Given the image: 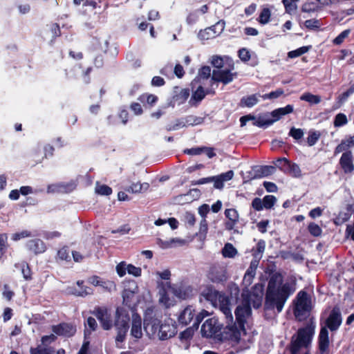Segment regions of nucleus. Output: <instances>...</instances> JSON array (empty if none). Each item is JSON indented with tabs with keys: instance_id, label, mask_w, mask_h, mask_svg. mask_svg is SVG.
Listing matches in <instances>:
<instances>
[{
	"instance_id": "1",
	"label": "nucleus",
	"mask_w": 354,
	"mask_h": 354,
	"mask_svg": "<svg viewBox=\"0 0 354 354\" xmlns=\"http://www.w3.org/2000/svg\"><path fill=\"white\" fill-rule=\"evenodd\" d=\"M296 286L295 279L283 283L281 274H272L268 282L263 305L264 310L276 309L278 313H281L288 299L295 292Z\"/></svg>"
},
{
	"instance_id": "2",
	"label": "nucleus",
	"mask_w": 354,
	"mask_h": 354,
	"mask_svg": "<svg viewBox=\"0 0 354 354\" xmlns=\"http://www.w3.org/2000/svg\"><path fill=\"white\" fill-rule=\"evenodd\" d=\"M201 334L203 337H214L221 342L230 340L239 343L241 339V331L235 324H227L223 327V324L216 317L207 319L203 324Z\"/></svg>"
},
{
	"instance_id": "3",
	"label": "nucleus",
	"mask_w": 354,
	"mask_h": 354,
	"mask_svg": "<svg viewBox=\"0 0 354 354\" xmlns=\"http://www.w3.org/2000/svg\"><path fill=\"white\" fill-rule=\"evenodd\" d=\"M342 322L341 311L337 306H335L331 310L328 317L326 320V326L321 328L318 336V347L321 354H324L328 351L329 337L328 329L331 331L337 330Z\"/></svg>"
},
{
	"instance_id": "4",
	"label": "nucleus",
	"mask_w": 354,
	"mask_h": 354,
	"mask_svg": "<svg viewBox=\"0 0 354 354\" xmlns=\"http://www.w3.org/2000/svg\"><path fill=\"white\" fill-rule=\"evenodd\" d=\"M149 328L153 334L158 332V336L161 340L169 339L177 333V326L175 321L171 319H168L162 324L161 321L156 317L145 316L144 328L147 330Z\"/></svg>"
},
{
	"instance_id": "5",
	"label": "nucleus",
	"mask_w": 354,
	"mask_h": 354,
	"mask_svg": "<svg viewBox=\"0 0 354 354\" xmlns=\"http://www.w3.org/2000/svg\"><path fill=\"white\" fill-rule=\"evenodd\" d=\"M130 317L129 313L122 308H117L114 326L117 331L115 344L119 348H122V344L124 342L129 329Z\"/></svg>"
},
{
	"instance_id": "6",
	"label": "nucleus",
	"mask_w": 354,
	"mask_h": 354,
	"mask_svg": "<svg viewBox=\"0 0 354 354\" xmlns=\"http://www.w3.org/2000/svg\"><path fill=\"white\" fill-rule=\"evenodd\" d=\"M236 322H234L239 325L240 330L245 331V324L247 319L252 315V308L249 300H245L241 305H239L234 311Z\"/></svg>"
},
{
	"instance_id": "7",
	"label": "nucleus",
	"mask_w": 354,
	"mask_h": 354,
	"mask_svg": "<svg viewBox=\"0 0 354 354\" xmlns=\"http://www.w3.org/2000/svg\"><path fill=\"white\" fill-rule=\"evenodd\" d=\"M234 68L233 61H230L228 66L221 70H214L212 75V80L215 82H222L223 84H227L232 82L234 78L236 77V73H232Z\"/></svg>"
},
{
	"instance_id": "8",
	"label": "nucleus",
	"mask_w": 354,
	"mask_h": 354,
	"mask_svg": "<svg viewBox=\"0 0 354 354\" xmlns=\"http://www.w3.org/2000/svg\"><path fill=\"white\" fill-rule=\"evenodd\" d=\"M225 21L223 19L218 21L215 24L201 29L198 33V37L201 40H208L216 38L224 30Z\"/></svg>"
},
{
	"instance_id": "9",
	"label": "nucleus",
	"mask_w": 354,
	"mask_h": 354,
	"mask_svg": "<svg viewBox=\"0 0 354 354\" xmlns=\"http://www.w3.org/2000/svg\"><path fill=\"white\" fill-rule=\"evenodd\" d=\"M92 313L99 320L101 326L104 330H108L112 328L113 323L111 316V314L109 313L106 307L96 306Z\"/></svg>"
},
{
	"instance_id": "10",
	"label": "nucleus",
	"mask_w": 354,
	"mask_h": 354,
	"mask_svg": "<svg viewBox=\"0 0 354 354\" xmlns=\"http://www.w3.org/2000/svg\"><path fill=\"white\" fill-rule=\"evenodd\" d=\"M82 6L85 8L84 12H89L96 14L97 10H99L98 13H101L108 9L109 3L108 0H85L83 1Z\"/></svg>"
},
{
	"instance_id": "11",
	"label": "nucleus",
	"mask_w": 354,
	"mask_h": 354,
	"mask_svg": "<svg viewBox=\"0 0 354 354\" xmlns=\"http://www.w3.org/2000/svg\"><path fill=\"white\" fill-rule=\"evenodd\" d=\"M311 298L310 295L304 290H300L296 296L295 313L308 311L310 309Z\"/></svg>"
},
{
	"instance_id": "12",
	"label": "nucleus",
	"mask_w": 354,
	"mask_h": 354,
	"mask_svg": "<svg viewBox=\"0 0 354 354\" xmlns=\"http://www.w3.org/2000/svg\"><path fill=\"white\" fill-rule=\"evenodd\" d=\"M52 331L58 336L71 337L76 333V326L71 323L62 322L52 326Z\"/></svg>"
},
{
	"instance_id": "13",
	"label": "nucleus",
	"mask_w": 354,
	"mask_h": 354,
	"mask_svg": "<svg viewBox=\"0 0 354 354\" xmlns=\"http://www.w3.org/2000/svg\"><path fill=\"white\" fill-rule=\"evenodd\" d=\"M159 303L165 308H169L172 305L171 300L169 296V291L171 289V282H160L158 285Z\"/></svg>"
},
{
	"instance_id": "14",
	"label": "nucleus",
	"mask_w": 354,
	"mask_h": 354,
	"mask_svg": "<svg viewBox=\"0 0 354 354\" xmlns=\"http://www.w3.org/2000/svg\"><path fill=\"white\" fill-rule=\"evenodd\" d=\"M207 277L214 283L223 282L227 279L226 270L223 267L213 265L209 268Z\"/></svg>"
},
{
	"instance_id": "15",
	"label": "nucleus",
	"mask_w": 354,
	"mask_h": 354,
	"mask_svg": "<svg viewBox=\"0 0 354 354\" xmlns=\"http://www.w3.org/2000/svg\"><path fill=\"white\" fill-rule=\"evenodd\" d=\"M339 164L345 174H351L354 171L353 156L352 151L342 153Z\"/></svg>"
},
{
	"instance_id": "16",
	"label": "nucleus",
	"mask_w": 354,
	"mask_h": 354,
	"mask_svg": "<svg viewBox=\"0 0 354 354\" xmlns=\"http://www.w3.org/2000/svg\"><path fill=\"white\" fill-rule=\"evenodd\" d=\"M26 247L30 253L35 255L42 254L47 249L46 243L40 239H33L28 241Z\"/></svg>"
},
{
	"instance_id": "17",
	"label": "nucleus",
	"mask_w": 354,
	"mask_h": 354,
	"mask_svg": "<svg viewBox=\"0 0 354 354\" xmlns=\"http://www.w3.org/2000/svg\"><path fill=\"white\" fill-rule=\"evenodd\" d=\"M313 335L314 328L308 326L299 328L295 335L304 344V348H307L311 343Z\"/></svg>"
},
{
	"instance_id": "18",
	"label": "nucleus",
	"mask_w": 354,
	"mask_h": 354,
	"mask_svg": "<svg viewBox=\"0 0 354 354\" xmlns=\"http://www.w3.org/2000/svg\"><path fill=\"white\" fill-rule=\"evenodd\" d=\"M225 216L227 221L225 222V228L227 230H232L237 225L239 220V215L237 210L234 208L226 209Z\"/></svg>"
},
{
	"instance_id": "19",
	"label": "nucleus",
	"mask_w": 354,
	"mask_h": 354,
	"mask_svg": "<svg viewBox=\"0 0 354 354\" xmlns=\"http://www.w3.org/2000/svg\"><path fill=\"white\" fill-rule=\"evenodd\" d=\"M195 316V309L192 306L185 307L179 314L178 317V324L183 326H185L194 322Z\"/></svg>"
},
{
	"instance_id": "20",
	"label": "nucleus",
	"mask_w": 354,
	"mask_h": 354,
	"mask_svg": "<svg viewBox=\"0 0 354 354\" xmlns=\"http://www.w3.org/2000/svg\"><path fill=\"white\" fill-rule=\"evenodd\" d=\"M131 335L137 339L142 337V319L138 313L133 314Z\"/></svg>"
},
{
	"instance_id": "21",
	"label": "nucleus",
	"mask_w": 354,
	"mask_h": 354,
	"mask_svg": "<svg viewBox=\"0 0 354 354\" xmlns=\"http://www.w3.org/2000/svg\"><path fill=\"white\" fill-rule=\"evenodd\" d=\"M190 95L189 88H180L178 86L175 87L173 95V100L178 104L185 102Z\"/></svg>"
},
{
	"instance_id": "22",
	"label": "nucleus",
	"mask_w": 354,
	"mask_h": 354,
	"mask_svg": "<svg viewBox=\"0 0 354 354\" xmlns=\"http://www.w3.org/2000/svg\"><path fill=\"white\" fill-rule=\"evenodd\" d=\"M265 249L266 242L264 240L260 239L256 245L251 250V253L253 257V259L252 261H257V262L259 263L262 259Z\"/></svg>"
},
{
	"instance_id": "23",
	"label": "nucleus",
	"mask_w": 354,
	"mask_h": 354,
	"mask_svg": "<svg viewBox=\"0 0 354 354\" xmlns=\"http://www.w3.org/2000/svg\"><path fill=\"white\" fill-rule=\"evenodd\" d=\"M233 176L234 172L232 170L222 173L218 176H214L216 180L214 184V187L218 189H223L224 187V182L231 180L233 178Z\"/></svg>"
},
{
	"instance_id": "24",
	"label": "nucleus",
	"mask_w": 354,
	"mask_h": 354,
	"mask_svg": "<svg viewBox=\"0 0 354 354\" xmlns=\"http://www.w3.org/2000/svg\"><path fill=\"white\" fill-rule=\"evenodd\" d=\"M293 111V106L291 104H288L285 107L276 109L271 112V115L273 118V119L271 120H274V122L280 120L282 116L292 113Z\"/></svg>"
},
{
	"instance_id": "25",
	"label": "nucleus",
	"mask_w": 354,
	"mask_h": 354,
	"mask_svg": "<svg viewBox=\"0 0 354 354\" xmlns=\"http://www.w3.org/2000/svg\"><path fill=\"white\" fill-rule=\"evenodd\" d=\"M221 294L212 286H206L202 292V295L207 301L214 302L218 299Z\"/></svg>"
},
{
	"instance_id": "26",
	"label": "nucleus",
	"mask_w": 354,
	"mask_h": 354,
	"mask_svg": "<svg viewBox=\"0 0 354 354\" xmlns=\"http://www.w3.org/2000/svg\"><path fill=\"white\" fill-rule=\"evenodd\" d=\"M230 61H232V59L229 57H222L218 55H214L212 57L211 63L214 67L218 70H221L222 68H225L226 66H228V64H230Z\"/></svg>"
},
{
	"instance_id": "27",
	"label": "nucleus",
	"mask_w": 354,
	"mask_h": 354,
	"mask_svg": "<svg viewBox=\"0 0 354 354\" xmlns=\"http://www.w3.org/2000/svg\"><path fill=\"white\" fill-rule=\"evenodd\" d=\"M149 184L148 183H141L140 182L133 183L129 187L126 189L128 192L133 194L142 193L148 190Z\"/></svg>"
},
{
	"instance_id": "28",
	"label": "nucleus",
	"mask_w": 354,
	"mask_h": 354,
	"mask_svg": "<svg viewBox=\"0 0 354 354\" xmlns=\"http://www.w3.org/2000/svg\"><path fill=\"white\" fill-rule=\"evenodd\" d=\"M301 348H304V344L294 335L288 347L290 354H298Z\"/></svg>"
},
{
	"instance_id": "29",
	"label": "nucleus",
	"mask_w": 354,
	"mask_h": 354,
	"mask_svg": "<svg viewBox=\"0 0 354 354\" xmlns=\"http://www.w3.org/2000/svg\"><path fill=\"white\" fill-rule=\"evenodd\" d=\"M259 263L257 262V261H252L250 262V266L247 269V270L244 274V277H243L244 281L251 283V281L255 277L256 270L259 266Z\"/></svg>"
},
{
	"instance_id": "30",
	"label": "nucleus",
	"mask_w": 354,
	"mask_h": 354,
	"mask_svg": "<svg viewBox=\"0 0 354 354\" xmlns=\"http://www.w3.org/2000/svg\"><path fill=\"white\" fill-rule=\"evenodd\" d=\"M70 254H71V250L68 246L65 245V246L62 247L57 251V257H56V261L57 262L64 261L66 262L71 261V257Z\"/></svg>"
},
{
	"instance_id": "31",
	"label": "nucleus",
	"mask_w": 354,
	"mask_h": 354,
	"mask_svg": "<svg viewBox=\"0 0 354 354\" xmlns=\"http://www.w3.org/2000/svg\"><path fill=\"white\" fill-rule=\"evenodd\" d=\"M284 173L288 174L296 178L301 176V171L299 166L297 163L291 162L290 160L286 167L284 168Z\"/></svg>"
},
{
	"instance_id": "32",
	"label": "nucleus",
	"mask_w": 354,
	"mask_h": 354,
	"mask_svg": "<svg viewBox=\"0 0 354 354\" xmlns=\"http://www.w3.org/2000/svg\"><path fill=\"white\" fill-rule=\"evenodd\" d=\"M259 102V99L257 94H252L250 95L243 97L240 101V106L241 107H252L257 104Z\"/></svg>"
},
{
	"instance_id": "33",
	"label": "nucleus",
	"mask_w": 354,
	"mask_h": 354,
	"mask_svg": "<svg viewBox=\"0 0 354 354\" xmlns=\"http://www.w3.org/2000/svg\"><path fill=\"white\" fill-rule=\"evenodd\" d=\"M135 297V292L129 289H124L122 292L123 304L132 308L134 306L133 300Z\"/></svg>"
},
{
	"instance_id": "34",
	"label": "nucleus",
	"mask_w": 354,
	"mask_h": 354,
	"mask_svg": "<svg viewBox=\"0 0 354 354\" xmlns=\"http://www.w3.org/2000/svg\"><path fill=\"white\" fill-rule=\"evenodd\" d=\"M352 148L351 145L348 143V141L346 138L341 140V142L336 146L334 149V156H337V154L343 152L346 153L347 151H351L350 149Z\"/></svg>"
},
{
	"instance_id": "35",
	"label": "nucleus",
	"mask_w": 354,
	"mask_h": 354,
	"mask_svg": "<svg viewBox=\"0 0 354 354\" xmlns=\"http://www.w3.org/2000/svg\"><path fill=\"white\" fill-rule=\"evenodd\" d=\"M158 98L153 94L143 93L138 97V100L142 103H147L151 106H153Z\"/></svg>"
},
{
	"instance_id": "36",
	"label": "nucleus",
	"mask_w": 354,
	"mask_h": 354,
	"mask_svg": "<svg viewBox=\"0 0 354 354\" xmlns=\"http://www.w3.org/2000/svg\"><path fill=\"white\" fill-rule=\"evenodd\" d=\"M275 171V167L271 165L261 166L257 171V177L268 176L272 174Z\"/></svg>"
},
{
	"instance_id": "37",
	"label": "nucleus",
	"mask_w": 354,
	"mask_h": 354,
	"mask_svg": "<svg viewBox=\"0 0 354 354\" xmlns=\"http://www.w3.org/2000/svg\"><path fill=\"white\" fill-rule=\"evenodd\" d=\"M321 137V133L314 129H310L308 131V136L307 138V145L309 147L314 146Z\"/></svg>"
},
{
	"instance_id": "38",
	"label": "nucleus",
	"mask_w": 354,
	"mask_h": 354,
	"mask_svg": "<svg viewBox=\"0 0 354 354\" xmlns=\"http://www.w3.org/2000/svg\"><path fill=\"white\" fill-rule=\"evenodd\" d=\"M300 100L308 102L311 104H317L321 102V97L310 93H305L301 95Z\"/></svg>"
},
{
	"instance_id": "39",
	"label": "nucleus",
	"mask_w": 354,
	"mask_h": 354,
	"mask_svg": "<svg viewBox=\"0 0 354 354\" xmlns=\"http://www.w3.org/2000/svg\"><path fill=\"white\" fill-rule=\"evenodd\" d=\"M54 349L52 347H44L38 345L36 347H30V354H53Z\"/></svg>"
},
{
	"instance_id": "40",
	"label": "nucleus",
	"mask_w": 354,
	"mask_h": 354,
	"mask_svg": "<svg viewBox=\"0 0 354 354\" xmlns=\"http://www.w3.org/2000/svg\"><path fill=\"white\" fill-rule=\"evenodd\" d=\"M311 48L312 46L310 45L301 46L296 50L288 52V57L291 59L299 57L308 52Z\"/></svg>"
},
{
	"instance_id": "41",
	"label": "nucleus",
	"mask_w": 354,
	"mask_h": 354,
	"mask_svg": "<svg viewBox=\"0 0 354 354\" xmlns=\"http://www.w3.org/2000/svg\"><path fill=\"white\" fill-rule=\"evenodd\" d=\"M271 17V11L268 8H264L261 11L259 18L257 19L258 21L261 24H266L270 20Z\"/></svg>"
},
{
	"instance_id": "42",
	"label": "nucleus",
	"mask_w": 354,
	"mask_h": 354,
	"mask_svg": "<svg viewBox=\"0 0 354 354\" xmlns=\"http://www.w3.org/2000/svg\"><path fill=\"white\" fill-rule=\"evenodd\" d=\"M222 254L225 257L233 258L237 254V250L232 243H227L223 248Z\"/></svg>"
},
{
	"instance_id": "43",
	"label": "nucleus",
	"mask_w": 354,
	"mask_h": 354,
	"mask_svg": "<svg viewBox=\"0 0 354 354\" xmlns=\"http://www.w3.org/2000/svg\"><path fill=\"white\" fill-rule=\"evenodd\" d=\"M219 309L221 312L225 315L226 323L228 326H231L232 324L236 325V323L234 322V318L230 308L219 306Z\"/></svg>"
},
{
	"instance_id": "44",
	"label": "nucleus",
	"mask_w": 354,
	"mask_h": 354,
	"mask_svg": "<svg viewBox=\"0 0 354 354\" xmlns=\"http://www.w3.org/2000/svg\"><path fill=\"white\" fill-rule=\"evenodd\" d=\"M308 231L310 235L315 237L320 236L322 233V230L320 226L314 222H311L308 224Z\"/></svg>"
},
{
	"instance_id": "45",
	"label": "nucleus",
	"mask_w": 354,
	"mask_h": 354,
	"mask_svg": "<svg viewBox=\"0 0 354 354\" xmlns=\"http://www.w3.org/2000/svg\"><path fill=\"white\" fill-rule=\"evenodd\" d=\"M299 0H282L286 12L291 14L297 8V2Z\"/></svg>"
},
{
	"instance_id": "46",
	"label": "nucleus",
	"mask_w": 354,
	"mask_h": 354,
	"mask_svg": "<svg viewBox=\"0 0 354 354\" xmlns=\"http://www.w3.org/2000/svg\"><path fill=\"white\" fill-rule=\"evenodd\" d=\"M348 123L347 117L344 113H339L335 117L333 124L335 127H342Z\"/></svg>"
},
{
	"instance_id": "47",
	"label": "nucleus",
	"mask_w": 354,
	"mask_h": 354,
	"mask_svg": "<svg viewBox=\"0 0 354 354\" xmlns=\"http://www.w3.org/2000/svg\"><path fill=\"white\" fill-rule=\"evenodd\" d=\"M196 330L193 326L188 327L180 333L179 338L180 340H189L192 338L194 331Z\"/></svg>"
},
{
	"instance_id": "48",
	"label": "nucleus",
	"mask_w": 354,
	"mask_h": 354,
	"mask_svg": "<svg viewBox=\"0 0 354 354\" xmlns=\"http://www.w3.org/2000/svg\"><path fill=\"white\" fill-rule=\"evenodd\" d=\"M50 31L52 34V39L50 42L53 43L55 41V39L61 36V29L58 24L53 23L50 26Z\"/></svg>"
},
{
	"instance_id": "49",
	"label": "nucleus",
	"mask_w": 354,
	"mask_h": 354,
	"mask_svg": "<svg viewBox=\"0 0 354 354\" xmlns=\"http://www.w3.org/2000/svg\"><path fill=\"white\" fill-rule=\"evenodd\" d=\"M208 315V312L205 310H203L198 315L195 314V316L194 317V322L192 326L195 329H198L199 327L200 324L203 321V319Z\"/></svg>"
},
{
	"instance_id": "50",
	"label": "nucleus",
	"mask_w": 354,
	"mask_h": 354,
	"mask_svg": "<svg viewBox=\"0 0 354 354\" xmlns=\"http://www.w3.org/2000/svg\"><path fill=\"white\" fill-rule=\"evenodd\" d=\"M263 205L266 209H271L277 202V198L273 195H266L263 198Z\"/></svg>"
},
{
	"instance_id": "51",
	"label": "nucleus",
	"mask_w": 354,
	"mask_h": 354,
	"mask_svg": "<svg viewBox=\"0 0 354 354\" xmlns=\"http://www.w3.org/2000/svg\"><path fill=\"white\" fill-rule=\"evenodd\" d=\"M304 26L309 30H319L321 26L320 21L316 19H308L304 22Z\"/></svg>"
},
{
	"instance_id": "52",
	"label": "nucleus",
	"mask_w": 354,
	"mask_h": 354,
	"mask_svg": "<svg viewBox=\"0 0 354 354\" xmlns=\"http://www.w3.org/2000/svg\"><path fill=\"white\" fill-rule=\"evenodd\" d=\"M350 33H351L350 29L344 30L333 39V43L335 45L342 44L344 42V39L348 37Z\"/></svg>"
},
{
	"instance_id": "53",
	"label": "nucleus",
	"mask_w": 354,
	"mask_h": 354,
	"mask_svg": "<svg viewBox=\"0 0 354 354\" xmlns=\"http://www.w3.org/2000/svg\"><path fill=\"white\" fill-rule=\"evenodd\" d=\"M205 95L206 93L205 92L203 87L202 86H199L193 93L192 99H194L197 102H200L205 98Z\"/></svg>"
},
{
	"instance_id": "54",
	"label": "nucleus",
	"mask_w": 354,
	"mask_h": 354,
	"mask_svg": "<svg viewBox=\"0 0 354 354\" xmlns=\"http://www.w3.org/2000/svg\"><path fill=\"white\" fill-rule=\"evenodd\" d=\"M112 192V188L106 185H101L96 187V192L102 196H109Z\"/></svg>"
},
{
	"instance_id": "55",
	"label": "nucleus",
	"mask_w": 354,
	"mask_h": 354,
	"mask_svg": "<svg viewBox=\"0 0 354 354\" xmlns=\"http://www.w3.org/2000/svg\"><path fill=\"white\" fill-rule=\"evenodd\" d=\"M304 131L301 129H297L292 127L289 131V136L292 137L295 140H299L304 136Z\"/></svg>"
},
{
	"instance_id": "56",
	"label": "nucleus",
	"mask_w": 354,
	"mask_h": 354,
	"mask_svg": "<svg viewBox=\"0 0 354 354\" xmlns=\"http://www.w3.org/2000/svg\"><path fill=\"white\" fill-rule=\"evenodd\" d=\"M185 127V122L183 119H177L176 122L173 124H168L166 129L168 131H175L181 127Z\"/></svg>"
},
{
	"instance_id": "57",
	"label": "nucleus",
	"mask_w": 354,
	"mask_h": 354,
	"mask_svg": "<svg viewBox=\"0 0 354 354\" xmlns=\"http://www.w3.org/2000/svg\"><path fill=\"white\" fill-rule=\"evenodd\" d=\"M211 75V68L208 66L201 67L198 73V76L202 79L207 80Z\"/></svg>"
},
{
	"instance_id": "58",
	"label": "nucleus",
	"mask_w": 354,
	"mask_h": 354,
	"mask_svg": "<svg viewBox=\"0 0 354 354\" xmlns=\"http://www.w3.org/2000/svg\"><path fill=\"white\" fill-rule=\"evenodd\" d=\"M284 91L282 88H278L263 95V99H276L283 94Z\"/></svg>"
},
{
	"instance_id": "59",
	"label": "nucleus",
	"mask_w": 354,
	"mask_h": 354,
	"mask_svg": "<svg viewBox=\"0 0 354 354\" xmlns=\"http://www.w3.org/2000/svg\"><path fill=\"white\" fill-rule=\"evenodd\" d=\"M127 269L128 265L125 261H122L116 266V272L120 277H122L126 274Z\"/></svg>"
},
{
	"instance_id": "60",
	"label": "nucleus",
	"mask_w": 354,
	"mask_h": 354,
	"mask_svg": "<svg viewBox=\"0 0 354 354\" xmlns=\"http://www.w3.org/2000/svg\"><path fill=\"white\" fill-rule=\"evenodd\" d=\"M238 55L240 59L244 62L249 61L251 58V55L249 50L245 48L239 50Z\"/></svg>"
},
{
	"instance_id": "61",
	"label": "nucleus",
	"mask_w": 354,
	"mask_h": 354,
	"mask_svg": "<svg viewBox=\"0 0 354 354\" xmlns=\"http://www.w3.org/2000/svg\"><path fill=\"white\" fill-rule=\"evenodd\" d=\"M262 295H263L262 292H261V294L260 295L257 294V293H253L252 295V306L256 309H257L260 306H261V304H262Z\"/></svg>"
},
{
	"instance_id": "62",
	"label": "nucleus",
	"mask_w": 354,
	"mask_h": 354,
	"mask_svg": "<svg viewBox=\"0 0 354 354\" xmlns=\"http://www.w3.org/2000/svg\"><path fill=\"white\" fill-rule=\"evenodd\" d=\"M251 205L254 210L258 212L261 211L265 208L263 200L258 197H256L252 200Z\"/></svg>"
},
{
	"instance_id": "63",
	"label": "nucleus",
	"mask_w": 354,
	"mask_h": 354,
	"mask_svg": "<svg viewBox=\"0 0 354 354\" xmlns=\"http://www.w3.org/2000/svg\"><path fill=\"white\" fill-rule=\"evenodd\" d=\"M21 272L24 278L28 281L32 279V271L28 263L23 264L21 267Z\"/></svg>"
},
{
	"instance_id": "64",
	"label": "nucleus",
	"mask_w": 354,
	"mask_h": 354,
	"mask_svg": "<svg viewBox=\"0 0 354 354\" xmlns=\"http://www.w3.org/2000/svg\"><path fill=\"white\" fill-rule=\"evenodd\" d=\"M218 301L219 306L230 308L231 300L227 296H225L224 294L220 295L218 296Z\"/></svg>"
}]
</instances>
